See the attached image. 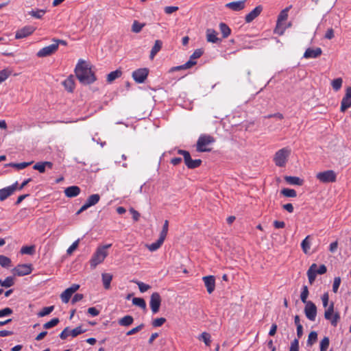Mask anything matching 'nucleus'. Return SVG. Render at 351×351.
<instances>
[{
  "label": "nucleus",
  "mask_w": 351,
  "mask_h": 351,
  "mask_svg": "<svg viewBox=\"0 0 351 351\" xmlns=\"http://www.w3.org/2000/svg\"><path fill=\"white\" fill-rule=\"evenodd\" d=\"M32 271V265L22 264L19 265L12 269V272L14 275L19 276H23L29 274Z\"/></svg>",
  "instance_id": "nucleus-13"
},
{
  "label": "nucleus",
  "mask_w": 351,
  "mask_h": 351,
  "mask_svg": "<svg viewBox=\"0 0 351 351\" xmlns=\"http://www.w3.org/2000/svg\"><path fill=\"white\" fill-rule=\"evenodd\" d=\"M302 249L304 254H307L311 248V236H307L301 243Z\"/></svg>",
  "instance_id": "nucleus-31"
},
{
  "label": "nucleus",
  "mask_w": 351,
  "mask_h": 351,
  "mask_svg": "<svg viewBox=\"0 0 351 351\" xmlns=\"http://www.w3.org/2000/svg\"><path fill=\"white\" fill-rule=\"evenodd\" d=\"M12 313V310L10 308H5L3 309L0 310V317L10 315Z\"/></svg>",
  "instance_id": "nucleus-62"
},
{
  "label": "nucleus",
  "mask_w": 351,
  "mask_h": 351,
  "mask_svg": "<svg viewBox=\"0 0 351 351\" xmlns=\"http://www.w3.org/2000/svg\"><path fill=\"white\" fill-rule=\"evenodd\" d=\"M130 212L132 215V217H133L134 220L135 221H138L139 217H140V213L137 210H134L133 208H131L130 209Z\"/></svg>",
  "instance_id": "nucleus-63"
},
{
  "label": "nucleus",
  "mask_w": 351,
  "mask_h": 351,
  "mask_svg": "<svg viewBox=\"0 0 351 351\" xmlns=\"http://www.w3.org/2000/svg\"><path fill=\"white\" fill-rule=\"evenodd\" d=\"M14 278L9 276L2 281L1 286L4 287H10L14 285Z\"/></svg>",
  "instance_id": "nucleus-51"
},
{
  "label": "nucleus",
  "mask_w": 351,
  "mask_h": 351,
  "mask_svg": "<svg viewBox=\"0 0 351 351\" xmlns=\"http://www.w3.org/2000/svg\"><path fill=\"white\" fill-rule=\"evenodd\" d=\"M202 280L208 293H212L215 289V278L214 276H204Z\"/></svg>",
  "instance_id": "nucleus-15"
},
{
  "label": "nucleus",
  "mask_w": 351,
  "mask_h": 351,
  "mask_svg": "<svg viewBox=\"0 0 351 351\" xmlns=\"http://www.w3.org/2000/svg\"><path fill=\"white\" fill-rule=\"evenodd\" d=\"M132 303L134 305L139 306L143 309H146V303L144 299L141 298H134L132 300Z\"/></svg>",
  "instance_id": "nucleus-39"
},
{
  "label": "nucleus",
  "mask_w": 351,
  "mask_h": 351,
  "mask_svg": "<svg viewBox=\"0 0 351 351\" xmlns=\"http://www.w3.org/2000/svg\"><path fill=\"white\" fill-rule=\"evenodd\" d=\"M14 193V186H8L0 189V200L4 201Z\"/></svg>",
  "instance_id": "nucleus-23"
},
{
  "label": "nucleus",
  "mask_w": 351,
  "mask_h": 351,
  "mask_svg": "<svg viewBox=\"0 0 351 351\" xmlns=\"http://www.w3.org/2000/svg\"><path fill=\"white\" fill-rule=\"evenodd\" d=\"M73 293L68 289H66L60 295L62 301L64 303H67L69 301Z\"/></svg>",
  "instance_id": "nucleus-42"
},
{
  "label": "nucleus",
  "mask_w": 351,
  "mask_h": 351,
  "mask_svg": "<svg viewBox=\"0 0 351 351\" xmlns=\"http://www.w3.org/2000/svg\"><path fill=\"white\" fill-rule=\"evenodd\" d=\"M10 258L5 256L0 255V265H1L3 267H8L10 266Z\"/></svg>",
  "instance_id": "nucleus-48"
},
{
  "label": "nucleus",
  "mask_w": 351,
  "mask_h": 351,
  "mask_svg": "<svg viewBox=\"0 0 351 351\" xmlns=\"http://www.w3.org/2000/svg\"><path fill=\"white\" fill-rule=\"evenodd\" d=\"M317 333L315 331H311L308 335L307 344L308 346H312L317 341Z\"/></svg>",
  "instance_id": "nucleus-43"
},
{
  "label": "nucleus",
  "mask_w": 351,
  "mask_h": 351,
  "mask_svg": "<svg viewBox=\"0 0 351 351\" xmlns=\"http://www.w3.org/2000/svg\"><path fill=\"white\" fill-rule=\"evenodd\" d=\"M281 194L287 197H295L297 196V193L294 189L287 188L281 191Z\"/></svg>",
  "instance_id": "nucleus-38"
},
{
  "label": "nucleus",
  "mask_w": 351,
  "mask_h": 351,
  "mask_svg": "<svg viewBox=\"0 0 351 351\" xmlns=\"http://www.w3.org/2000/svg\"><path fill=\"white\" fill-rule=\"evenodd\" d=\"M75 73L80 82L83 84H90L96 80L95 74L91 71L89 64L85 60H79L75 66Z\"/></svg>",
  "instance_id": "nucleus-1"
},
{
  "label": "nucleus",
  "mask_w": 351,
  "mask_h": 351,
  "mask_svg": "<svg viewBox=\"0 0 351 351\" xmlns=\"http://www.w3.org/2000/svg\"><path fill=\"white\" fill-rule=\"evenodd\" d=\"M202 54H203V51L202 49H196L193 53V54L191 56L190 60L189 61H187L185 64H184L181 66L172 67L170 71L172 72V71H176L190 69L191 67H192L193 66L196 64V62L193 60L199 58V57L202 56Z\"/></svg>",
  "instance_id": "nucleus-5"
},
{
  "label": "nucleus",
  "mask_w": 351,
  "mask_h": 351,
  "mask_svg": "<svg viewBox=\"0 0 351 351\" xmlns=\"http://www.w3.org/2000/svg\"><path fill=\"white\" fill-rule=\"evenodd\" d=\"M246 0H241L238 1H232L227 3L226 7L233 10V11H240L244 9L245 5Z\"/></svg>",
  "instance_id": "nucleus-20"
},
{
  "label": "nucleus",
  "mask_w": 351,
  "mask_h": 351,
  "mask_svg": "<svg viewBox=\"0 0 351 351\" xmlns=\"http://www.w3.org/2000/svg\"><path fill=\"white\" fill-rule=\"evenodd\" d=\"M45 12H46L45 10H31L28 13L32 17L40 19L43 17V16L45 14Z\"/></svg>",
  "instance_id": "nucleus-40"
},
{
  "label": "nucleus",
  "mask_w": 351,
  "mask_h": 351,
  "mask_svg": "<svg viewBox=\"0 0 351 351\" xmlns=\"http://www.w3.org/2000/svg\"><path fill=\"white\" fill-rule=\"evenodd\" d=\"M343 84L341 77H338L331 82V86L335 91H338L341 89Z\"/></svg>",
  "instance_id": "nucleus-34"
},
{
  "label": "nucleus",
  "mask_w": 351,
  "mask_h": 351,
  "mask_svg": "<svg viewBox=\"0 0 351 351\" xmlns=\"http://www.w3.org/2000/svg\"><path fill=\"white\" fill-rule=\"evenodd\" d=\"M218 34L214 29H207L206 31V41L211 43H219L221 39L217 36Z\"/></svg>",
  "instance_id": "nucleus-17"
},
{
  "label": "nucleus",
  "mask_w": 351,
  "mask_h": 351,
  "mask_svg": "<svg viewBox=\"0 0 351 351\" xmlns=\"http://www.w3.org/2000/svg\"><path fill=\"white\" fill-rule=\"evenodd\" d=\"M138 286L139 290L141 292L144 293L149 290L151 287L149 285L145 284L142 282H135Z\"/></svg>",
  "instance_id": "nucleus-54"
},
{
  "label": "nucleus",
  "mask_w": 351,
  "mask_h": 351,
  "mask_svg": "<svg viewBox=\"0 0 351 351\" xmlns=\"http://www.w3.org/2000/svg\"><path fill=\"white\" fill-rule=\"evenodd\" d=\"M162 45V43L161 40H156L155 41L154 45L153 46L149 55V58L151 60H153L156 53L161 49Z\"/></svg>",
  "instance_id": "nucleus-26"
},
{
  "label": "nucleus",
  "mask_w": 351,
  "mask_h": 351,
  "mask_svg": "<svg viewBox=\"0 0 351 351\" xmlns=\"http://www.w3.org/2000/svg\"><path fill=\"white\" fill-rule=\"evenodd\" d=\"M122 74V72L120 70H116L114 71L110 72L107 75V81L108 82H112L117 78L119 77Z\"/></svg>",
  "instance_id": "nucleus-35"
},
{
  "label": "nucleus",
  "mask_w": 351,
  "mask_h": 351,
  "mask_svg": "<svg viewBox=\"0 0 351 351\" xmlns=\"http://www.w3.org/2000/svg\"><path fill=\"white\" fill-rule=\"evenodd\" d=\"M11 74V71L8 69H3L0 71V82L5 81Z\"/></svg>",
  "instance_id": "nucleus-52"
},
{
  "label": "nucleus",
  "mask_w": 351,
  "mask_h": 351,
  "mask_svg": "<svg viewBox=\"0 0 351 351\" xmlns=\"http://www.w3.org/2000/svg\"><path fill=\"white\" fill-rule=\"evenodd\" d=\"M305 304V315L309 320L315 321L317 315V307L315 304L311 301H308V302Z\"/></svg>",
  "instance_id": "nucleus-11"
},
{
  "label": "nucleus",
  "mask_w": 351,
  "mask_h": 351,
  "mask_svg": "<svg viewBox=\"0 0 351 351\" xmlns=\"http://www.w3.org/2000/svg\"><path fill=\"white\" fill-rule=\"evenodd\" d=\"M145 25V23H140L138 21H134L132 26V31L134 33H139Z\"/></svg>",
  "instance_id": "nucleus-44"
},
{
  "label": "nucleus",
  "mask_w": 351,
  "mask_h": 351,
  "mask_svg": "<svg viewBox=\"0 0 351 351\" xmlns=\"http://www.w3.org/2000/svg\"><path fill=\"white\" fill-rule=\"evenodd\" d=\"M263 8L261 5L256 6L252 11L245 16V22L250 23L256 18L261 12Z\"/></svg>",
  "instance_id": "nucleus-21"
},
{
  "label": "nucleus",
  "mask_w": 351,
  "mask_h": 351,
  "mask_svg": "<svg viewBox=\"0 0 351 351\" xmlns=\"http://www.w3.org/2000/svg\"><path fill=\"white\" fill-rule=\"evenodd\" d=\"M199 340H202L206 346H210L211 343L210 335L206 332H202L198 337Z\"/></svg>",
  "instance_id": "nucleus-37"
},
{
  "label": "nucleus",
  "mask_w": 351,
  "mask_h": 351,
  "mask_svg": "<svg viewBox=\"0 0 351 351\" xmlns=\"http://www.w3.org/2000/svg\"><path fill=\"white\" fill-rule=\"evenodd\" d=\"M34 246L32 245V246H23L21 249V253L23 254H33L34 252Z\"/></svg>",
  "instance_id": "nucleus-49"
},
{
  "label": "nucleus",
  "mask_w": 351,
  "mask_h": 351,
  "mask_svg": "<svg viewBox=\"0 0 351 351\" xmlns=\"http://www.w3.org/2000/svg\"><path fill=\"white\" fill-rule=\"evenodd\" d=\"M289 351H299V341L295 339L291 343Z\"/></svg>",
  "instance_id": "nucleus-59"
},
{
  "label": "nucleus",
  "mask_w": 351,
  "mask_h": 351,
  "mask_svg": "<svg viewBox=\"0 0 351 351\" xmlns=\"http://www.w3.org/2000/svg\"><path fill=\"white\" fill-rule=\"evenodd\" d=\"M288 11H289V8H287L285 10H283L282 11H281V12L280 13L278 18V21H277L276 27L275 29V32L276 34H278L280 35H282L283 34L285 28L281 27V25H282V23L284 21H286L287 19Z\"/></svg>",
  "instance_id": "nucleus-12"
},
{
  "label": "nucleus",
  "mask_w": 351,
  "mask_h": 351,
  "mask_svg": "<svg viewBox=\"0 0 351 351\" xmlns=\"http://www.w3.org/2000/svg\"><path fill=\"white\" fill-rule=\"evenodd\" d=\"M71 335V330L69 327H66L60 335V337L62 339H66L69 336Z\"/></svg>",
  "instance_id": "nucleus-60"
},
{
  "label": "nucleus",
  "mask_w": 351,
  "mask_h": 351,
  "mask_svg": "<svg viewBox=\"0 0 351 351\" xmlns=\"http://www.w3.org/2000/svg\"><path fill=\"white\" fill-rule=\"evenodd\" d=\"M144 327V324H141L140 325H138V326L131 329L130 330L128 331L126 335H134L138 332H139L141 329H143Z\"/></svg>",
  "instance_id": "nucleus-58"
},
{
  "label": "nucleus",
  "mask_w": 351,
  "mask_h": 351,
  "mask_svg": "<svg viewBox=\"0 0 351 351\" xmlns=\"http://www.w3.org/2000/svg\"><path fill=\"white\" fill-rule=\"evenodd\" d=\"M104 287L106 289H109L112 276L110 274L104 273L101 275Z\"/></svg>",
  "instance_id": "nucleus-28"
},
{
  "label": "nucleus",
  "mask_w": 351,
  "mask_h": 351,
  "mask_svg": "<svg viewBox=\"0 0 351 351\" xmlns=\"http://www.w3.org/2000/svg\"><path fill=\"white\" fill-rule=\"evenodd\" d=\"M54 309L53 306L45 307L38 313V317H45L49 314H50Z\"/></svg>",
  "instance_id": "nucleus-45"
},
{
  "label": "nucleus",
  "mask_w": 351,
  "mask_h": 351,
  "mask_svg": "<svg viewBox=\"0 0 351 351\" xmlns=\"http://www.w3.org/2000/svg\"><path fill=\"white\" fill-rule=\"evenodd\" d=\"M149 74V70L147 68L138 69L132 73V77L137 83H143Z\"/></svg>",
  "instance_id": "nucleus-10"
},
{
  "label": "nucleus",
  "mask_w": 351,
  "mask_h": 351,
  "mask_svg": "<svg viewBox=\"0 0 351 351\" xmlns=\"http://www.w3.org/2000/svg\"><path fill=\"white\" fill-rule=\"evenodd\" d=\"M164 241L160 239H158V241L152 244H146L145 247L151 252L156 251L160 247Z\"/></svg>",
  "instance_id": "nucleus-32"
},
{
  "label": "nucleus",
  "mask_w": 351,
  "mask_h": 351,
  "mask_svg": "<svg viewBox=\"0 0 351 351\" xmlns=\"http://www.w3.org/2000/svg\"><path fill=\"white\" fill-rule=\"evenodd\" d=\"M33 169L38 171L40 173H44L45 171V167L43 162L36 163Z\"/></svg>",
  "instance_id": "nucleus-56"
},
{
  "label": "nucleus",
  "mask_w": 351,
  "mask_h": 351,
  "mask_svg": "<svg viewBox=\"0 0 351 351\" xmlns=\"http://www.w3.org/2000/svg\"><path fill=\"white\" fill-rule=\"evenodd\" d=\"M336 178V173L333 170H327L316 174V178L323 183L334 182Z\"/></svg>",
  "instance_id": "nucleus-6"
},
{
  "label": "nucleus",
  "mask_w": 351,
  "mask_h": 351,
  "mask_svg": "<svg viewBox=\"0 0 351 351\" xmlns=\"http://www.w3.org/2000/svg\"><path fill=\"white\" fill-rule=\"evenodd\" d=\"M285 180L289 184L292 185L302 186L303 184V180L295 176H287L285 177Z\"/></svg>",
  "instance_id": "nucleus-27"
},
{
  "label": "nucleus",
  "mask_w": 351,
  "mask_h": 351,
  "mask_svg": "<svg viewBox=\"0 0 351 351\" xmlns=\"http://www.w3.org/2000/svg\"><path fill=\"white\" fill-rule=\"evenodd\" d=\"M317 270H318V266L315 263L312 264L310 266V267L308 268L306 274H307L308 282H309L310 285L313 284V282L316 278V275L318 274Z\"/></svg>",
  "instance_id": "nucleus-18"
},
{
  "label": "nucleus",
  "mask_w": 351,
  "mask_h": 351,
  "mask_svg": "<svg viewBox=\"0 0 351 351\" xmlns=\"http://www.w3.org/2000/svg\"><path fill=\"white\" fill-rule=\"evenodd\" d=\"M219 29L222 34V37L226 38L228 37L231 34V29L230 27L224 23H219Z\"/></svg>",
  "instance_id": "nucleus-29"
},
{
  "label": "nucleus",
  "mask_w": 351,
  "mask_h": 351,
  "mask_svg": "<svg viewBox=\"0 0 351 351\" xmlns=\"http://www.w3.org/2000/svg\"><path fill=\"white\" fill-rule=\"evenodd\" d=\"M330 343L329 338L327 337H324V339L320 342V351H326Z\"/></svg>",
  "instance_id": "nucleus-47"
},
{
  "label": "nucleus",
  "mask_w": 351,
  "mask_h": 351,
  "mask_svg": "<svg viewBox=\"0 0 351 351\" xmlns=\"http://www.w3.org/2000/svg\"><path fill=\"white\" fill-rule=\"evenodd\" d=\"M58 51V45H51L40 49L36 53L38 58H45L54 54Z\"/></svg>",
  "instance_id": "nucleus-8"
},
{
  "label": "nucleus",
  "mask_w": 351,
  "mask_h": 351,
  "mask_svg": "<svg viewBox=\"0 0 351 351\" xmlns=\"http://www.w3.org/2000/svg\"><path fill=\"white\" fill-rule=\"evenodd\" d=\"M62 84L64 86L65 89L67 90L69 92H73L75 88V80L73 75H69L67 77V79L62 82Z\"/></svg>",
  "instance_id": "nucleus-24"
},
{
  "label": "nucleus",
  "mask_w": 351,
  "mask_h": 351,
  "mask_svg": "<svg viewBox=\"0 0 351 351\" xmlns=\"http://www.w3.org/2000/svg\"><path fill=\"white\" fill-rule=\"evenodd\" d=\"M59 322H60V320L58 318H57V317L53 318L51 320H50L49 322L45 323L43 325V328L45 329H49L51 328L56 326L59 323Z\"/></svg>",
  "instance_id": "nucleus-46"
},
{
  "label": "nucleus",
  "mask_w": 351,
  "mask_h": 351,
  "mask_svg": "<svg viewBox=\"0 0 351 351\" xmlns=\"http://www.w3.org/2000/svg\"><path fill=\"white\" fill-rule=\"evenodd\" d=\"M185 165L189 169H195L200 166L202 164V160L200 159L192 160L191 158V155H189L184 160Z\"/></svg>",
  "instance_id": "nucleus-25"
},
{
  "label": "nucleus",
  "mask_w": 351,
  "mask_h": 351,
  "mask_svg": "<svg viewBox=\"0 0 351 351\" xmlns=\"http://www.w3.org/2000/svg\"><path fill=\"white\" fill-rule=\"evenodd\" d=\"M308 293L309 292L307 286L304 285L302 287V291L300 294V299L302 302L304 304H307L308 302V301H307Z\"/></svg>",
  "instance_id": "nucleus-41"
},
{
  "label": "nucleus",
  "mask_w": 351,
  "mask_h": 351,
  "mask_svg": "<svg viewBox=\"0 0 351 351\" xmlns=\"http://www.w3.org/2000/svg\"><path fill=\"white\" fill-rule=\"evenodd\" d=\"M166 322V319L164 317L156 318L153 320L152 326L154 327H160Z\"/></svg>",
  "instance_id": "nucleus-53"
},
{
  "label": "nucleus",
  "mask_w": 351,
  "mask_h": 351,
  "mask_svg": "<svg viewBox=\"0 0 351 351\" xmlns=\"http://www.w3.org/2000/svg\"><path fill=\"white\" fill-rule=\"evenodd\" d=\"M322 53V50L319 47H317L315 49L312 48H308L304 53V58H316L321 56Z\"/></svg>",
  "instance_id": "nucleus-19"
},
{
  "label": "nucleus",
  "mask_w": 351,
  "mask_h": 351,
  "mask_svg": "<svg viewBox=\"0 0 351 351\" xmlns=\"http://www.w3.org/2000/svg\"><path fill=\"white\" fill-rule=\"evenodd\" d=\"M88 313L93 316H97L99 314V311L95 307L88 308Z\"/></svg>",
  "instance_id": "nucleus-64"
},
{
  "label": "nucleus",
  "mask_w": 351,
  "mask_h": 351,
  "mask_svg": "<svg viewBox=\"0 0 351 351\" xmlns=\"http://www.w3.org/2000/svg\"><path fill=\"white\" fill-rule=\"evenodd\" d=\"M80 193V187L77 186H69L65 189L64 193L68 197H74L77 196Z\"/></svg>",
  "instance_id": "nucleus-22"
},
{
  "label": "nucleus",
  "mask_w": 351,
  "mask_h": 351,
  "mask_svg": "<svg viewBox=\"0 0 351 351\" xmlns=\"http://www.w3.org/2000/svg\"><path fill=\"white\" fill-rule=\"evenodd\" d=\"M178 6H167L164 8L165 12L167 14H171L178 10Z\"/></svg>",
  "instance_id": "nucleus-61"
},
{
  "label": "nucleus",
  "mask_w": 351,
  "mask_h": 351,
  "mask_svg": "<svg viewBox=\"0 0 351 351\" xmlns=\"http://www.w3.org/2000/svg\"><path fill=\"white\" fill-rule=\"evenodd\" d=\"M134 322V319L131 315H125L119 320V324L121 326H129Z\"/></svg>",
  "instance_id": "nucleus-33"
},
{
  "label": "nucleus",
  "mask_w": 351,
  "mask_h": 351,
  "mask_svg": "<svg viewBox=\"0 0 351 351\" xmlns=\"http://www.w3.org/2000/svg\"><path fill=\"white\" fill-rule=\"evenodd\" d=\"M35 31V27L32 26H25L16 32L15 38L21 39L31 35Z\"/></svg>",
  "instance_id": "nucleus-16"
},
{
  "label": "nucleus",
  "mask_w": 351,
  "mask_h": 351,
  "mask_svg": "<svg viewBox=\"0 0 351 351\" xmlns=\"http://www.w3.org/2000/svg\"><path fill=\"white\" fill-rule=\"evenodd\" d=\"M340 284H341V278L340 277H335L334 278V282H333V285H332V291L335 293L337 292Z\"/></svg>",
  "instance_id": "nucleus-55"
},
{
  "label": "nucleus",
  "mask_w": 351,
  "mask_h": 351,
  "mask_svg": "<svg viewBox=\"0 0 351 351\" xmlns=\"http://www.w3.org/2000/svg\"><path fill=\"white\" fill-rule=\"evenodd\" d=\"M80 239L75 241L67 250L66 252L68 254H71L78 247Z\"/></svg>",
  "instance_id": "nucleus-57"
},
{
  "label": "nucleus",
  "mask_w": 351,
  "mask_h": 351,
  "mask_svg": "<svg viewBox=\"0 0 351 351\" xmlns=\"http://www.w3.org/2000/svg\"><path fill=\"white\" fill-rule=\"evenodd\" d=\"M350 107H351V86L346 88V94L341 100L340 110L341 112H345Z\"/></svg>",
  "instance_id": "nucleus-14"
},
{
  "label": "nucleus",
  "mask_w": 351,
  "mask_h": 351,
  "mask_svg": "<svg viewBox=\"0 0 351 351\" xmlns=\"http://www.w3.org/2000/svg\"><path fill=\"white\" fill-rule=\"evenodd\" d=\"M99 199H100L99 195L93 194L88 197L85 204H86L88 207H90V206H94L96 204H97L99 202Z\"/></svg>",
  "instance_id": "nucleus-30"
},
{
  "label": "nucleus",
  "mask_w": 351,
  "mask_h": 351,
  "mask_svg": "<svg viewBox=\"0 0 351 351\" xmlns=\"http://www.w3.org/2000/svg\"><path fill=\"white\" fill-rule=\"evenodd\" d=\"M291 154V149L284 147L276 152L274 156V161L276 166L283 167L286 165L288 158Z\"/></svg>",
  "instance_id": "nucleus-3"
},
{
  "label": "nucleus",
  "mask_w": 351,
  "mask_h": 351,
  "mask_svg": "<svg viewBox=\"0 0 351 351\" xmlns=\"http://www.w3.org/2000/svg\"><path fill=\"white\" fill-rule=\"evenodd\" d=\"M324 317L329 320L333 326H336L340 316L338 313H334V303L331 302L328 308L325 311Z\"/></svg>",
  "instance_id": "nucleus-7"
},
{
  "label": "nucleus",
  "mask_w": 351,
  "mask_h": 351,
  "mask_svg": "<svg viewBox=\"0 0 351 351\" xmlns=\"http://www.w3.org/2000/svg\"><path fill=\"white\" fill-rule=\"evenodd\" d=\"M215 142V138L210 135H202L197 142V151L199 152H210V148L208 146Z\"/></svg>",
  "instance_id": "nucleus-4"
},
{
  "label": "nucleus",
  "mask_w": 351,
  "mask_h": 351,
  "mask_svg": "<svg viewBox=\"0 0 351 351\" xmlns=\"http://www.w3.org/2000/svg\"><path fill=\"white\" fill-rule=\"evenodd\" d=\"M33 162H24L21 163H9L6 164L5 166L12 167L16 168L17 169H23L26 168L27 167L29 166Z\"/></svg>",
  "instance_id": "nucleus-36"
},
{
  "label": "nucleus",
  "mask_w": 351,
  "mask_h": 351,
  "mask_svg": "<svg viewBox=\"0 0 351 351\" xmlns=\"http://www.w3.org/2000/svg\"><path fill=\"white\" fill-rule=\"evenodd\" d=\"M111 244H108L105 245L99 246L94 254L93 255L90 261V265L93 269H95L97 265L104 262L105 258L108 255V252L107 250L111 247Z\"/></svg>",
  "instance_id": "nucleus-2"
},
{
  "label": "nucleus",
  "mask_w": 351,
  "mask_h": 351,
  "mask_svg": "<svg viewBox=\"0 0 351 351\" xmlns=\"http://www.w3.org/2000/svg\"><path fill=\"white\" fill-rule=\"evenodd\" d=\"M84 332H86L85 329H83L82 326H78L73 330H71V336L75 337L82 333H84Z\"/></svg>",
  "instance_id": "nucleus-50"
},
{
  "label": "nucleus",
  "mask_w": 351,
  "mask_h": 351,
  "mask_svg": "<svg viewBox=\"0 0 351 351\" xmlns=\"http://www.w3.org/2000/svg\"><path fill=\"white\" fill-rule=\"evenodd\" d=\"M161 298L158 293L154 292L151 295L149 305L153 313H157L159 311L161 304Z\"/></svg>",
  "instance_id": "nucleus-9"
}]
</instances>
